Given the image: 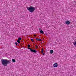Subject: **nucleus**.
<instances>
[{
    "label": "nucleus",
    "mask_w": 76,
    "mask_h": 76,
    "mask_svg": "<svg viewBox=\"0 0 76 76\" xmlns=\"http://www.w3.org/2000/svg\"><path fill=\"white\" fill-rule=\"evenodd\" d=\"M40 32L41 34H44V31H43L42 30H41L40 31Z\"/></svg>",
    "instance_id": "6e6552de"
},
{
    "label": "nucleus",
    "mask_w": 76,
    "mask_h": 76,
    "mask_svg": "<svg viewBox=\"0 0 76 76\" xmlns=\"http://www.w3.org/2000/svg\"><path fill=\"white\" fill-rule=\"evenodd\" d=\"M31 41H32V42H34V39H31Z\"/></svg>",
    "instance_id": "ddd939ff"
},
{
    "label": "nucleus",
    "mask_w": 76,
    "mask_h": 76,
    "mask_svg": "<svg viewBox=\"0 0 76 76\" xmlns=\"http://www.w3.org/2000/svg\"><path fill=\"white\" fill-rule=\"evenodd\" d=\"M53 66L54 67H57L58 66V64L57 63H55L53 65Z\"/></svg>",
    "instance_id": "20e7f679"
},
{
    "label": "nucleus",
    "mask_w": 76,
    "mask_h": 76,
    "mask_svg": "<svg viewBox=\"0 0 76 76\" xmlns=\"http://www.w3.org/2000/svg\"><path fill=\"white\" fill-rule=\"evenodd\" d=\"M50 52L51 54H53L54 53V51L53 50H50Z\"/></svg>",
    "instance_id": "0eeeda50"
},
{
    "label": "nucleus",
    "mask_w": 76,
    "mask_h": 76,
    "mask_svg": "<svg viewBox=\"0 0 76 76\" xmlns=\"http://www.w3.org/2000/svg\"><path fill=\"white\" fill-rule=\"evenodd\" d=\"M12 61L13 63H15V62H16V60L15 59H12Z\"/></svg>",
    "instance_id": "1a4fd4ad"
},
{
    "label": "nucleus",
    "mask_w": 76,
    "mask_h": 76,
    "mask_svg": "<svg viewBox=\"0 0 76 76\" xmlns=\"http://www.w3.org/2000/svg\"><path fill=\"white\" fill-rule=\"evenodd\" d=\"M36 39L37 41H42V39H40L36 38Z\"/></svg>",
    "instance_id": "423d86ee"
},
{
    "label": "nucleus",
    "mask_w": 76,
    "mask_h": 76,
    "mask_svg": "<svg viewBox=\"0 0 76 76\" xmlns=\"http://www.w3.org/2000/svg\"><path fill=\"white\" fill-rule=\"evenodd\" d=\"M42 54L44 55V53H42Z\"/></svg>",
    "instance_id": "6ab92c4d"
},
{
    "label": "nucleus",
    "mask_w": 76,
    "mask_h": 76,
    "mask_svg": "<svg viewBox=\"0 0 76 76\" xmlns=\"http://www.w3.org/2000/svg\"><path fill=\"white\" fill-rule=\"evenodd\" d=\"M65 23L67 25H69L70 23V22L69 21V20H67L65 22Z\"/></svg>",
    "instance_id": "39448f33"
},
{
    "label": "nucleus",
    "mask_w": 76,
    "mask_h": 76,
    "mask_svg": "<svg viewBox=\"0 0 76 76\" xmlns=\"http://www.w3.org/2000/svg\"><path fill=\"white\" fill-rule=\"evenodd\" d=\"M39 28V30H40V28Z\"/></svg>",
    "instance_id": "aec40b11"
},
{
    "label": "nucleus",
    "mask_w": 76,
    "mask_h": 76,
    "mask_svg": "<svg viewBox=\"0 0 76 76\" xmlns=\"http://www.w3.org/2000/svg\"><path fill=\"white\" fill-rule=\"evenodd\" d=\"M27 9L28 10L29 12H30V13H32V12H34L35 11V8L34 7H30L28 8H27Z\"/></svg>",
    "instance_id": "f03ea898"
},
{
    "label": "nucleus",
    "mask_w": 76,
    "mask_h": 76,
    "mask_svg": "<svg viewBox=\"0 0 76 76\" xmlns=\"http://www.w3.org/2000/svg\"><path fill=\"white\" fill-rule=\"evenodd\" d=\"M31 47V45H28V48H29Z\"/></svg>",
    "instance_id": "2eb2a0df"
},
{
    "label": "nucleus",
    "mask_w": 76,
    "mask_h": 76,
    "mask_svg": "<svg viewBox=\"0 0 76 76\" xmlns=\"http://www.w3.org/2000/svg\"><path fill=\"white\" fill-rule=\"evenodd\" d=\"M34 37H36V35H34Z\"/></svg>",
    "instance_id": "a211bd4d"
},
{
    "label": "nucleus",
    "mask_w": 76,
    "mask_h": 76,
    "mask_svg": "<svg viewBox=\"0 0 76 76\" xmlns=\"http://www.w3.org/2000/svg\"><path fill=\"white\" fill-rule=\"evenodd\" d=\"M21 39H22L21 38H20V37L18 38V41H20V40H21Z\"/></svg>",
    "instance_id": "f8f14e48"
},
{
    "label": "nucleus",
    "mask_w": 76,
    "mask_h": 76,
    "mask_svg": "<svg viewBox=\"0 0 76 76\" xmlns=\"http://www.w3.org/2000/svg\"><path fill=\"white\" fill-rule=\"evenodd\" d=\"M28 49H29L30 50L31 52H33L34 53H37V51L35 50H33L32 48H27Z\"/></svg>",
    "instance_id": "7ed1b4c3"
},
{
    "label": "nucleus",
    "mask_w": 76,
    "mask_h": 76,
    "mask_svg": "<svg viewBox=\"0 0 76 76\" xmlns=\"http://www.w3.org/2000/svg\"><path fill=\"white\" fill-rule=\"evenodd\" d=\"M38 48V45H37L36 47V49H37Z\"/></svg>",
    "instance_id": "dca6fc26"
},
{
    "label": "nucleus",
    "mask_w": 76,
    "mask_h": 76,
    "mask_svg": "<svg viewBox=\"0 0 76 76\" xmlns=\"http://www.w3.org/2000/svg\"><path fill=\"white\" fill-rule=\"evenodd\" d=\"M41 52L42 53H43L44 52V48H42V50L41 51Z\"/></svg>",
    "instance_id": "9b49d317"
},
{
    "label": "nucleus",
    "mask_w": 76,
    "mask_h": 76,
    "mask_svg": "<svg viewBox=\"0 0 76 76\" xmlns=\"http://www.w3.org/2000/svg\"><path fill=\"white\" fill-rule=\"evenodd\" d=\"M73 44H74V45L76 46V41H75V42H73Z\"/></svg>",
    "instance_id": "9d476101"
},
{
    "label": "nucleus",
    "mask_w": 76,
    "mask_h": 76,
    "mask_svg": "<svg viewBox=\"0 0 76 76\" xmlns=\"http://www.w3.org/2000/svg\"><path fill=\"white\" fill-rule=\"evenodd\" d=\"M1 64L4 66H7L9 63H10V61L2 59L1 60Z\"/></svg>",
    "instance_id": "f257e3e1"
},
{
    "label": "nucleus",
    "mask_w": 76,
    "mask_h": 76,
    "mask_svg": "<svg viewBox=\"0 0 76 76\" xmlns=\"http://www.w3.org/2000/svg\"><path fill=\"white\" fill-rule=\"evenodd\" d=\"M17 42H18V44H20V42L19 41V40H17Z\"/></svg>",
    "instance_id": "4468645a"
},
{
    "label": "nucleus",
    "mask_w": 76,
    "mask_h": 76,
    "mask_svg": "<svg viewBox=\"0 0 76 76\" xmlns=\"http://www.w3.org/2000/svg\"><path fill=\"white\" fill-rule=\"evenodd\" d=\"M17 44H18V43L16 42V43H15V45H17Z\"/></svg>",
    "instance_id": "f3484780"
}]
</instances>
